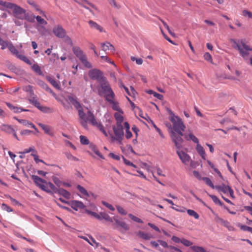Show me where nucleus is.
Returning <instances> with one entry per match:
<instances>
[{
	"instance_id": "c9c22d12",
	"label": "nucleus",
	"mask_w": 252,
	"mask_h": 252,
	"mask_svg": "<svg viewBox=\"0 0 252 252\" xmlns=\"http://www.w3.org/2000/svg\"><path fill=\"white\" fill-rule=\"evenodd\" d=\"M16 57L29 65L32 64V62L27 57L23 55L19 54Z\"/></svg>"
},
{
	"instance_id": "7ed1b4c3",
	"label": "nucleus",
	"mask_w": 252,
	"mask_h": 252,
	"mask_svg": "<svg viewBox=\"0 0 252 252\" xmlns=\"http://www.w3.org/2000/svg\"><path fill=\"white\" fill-rule=\"evenodd\" d=\"M111 220H107L111 222L114 228H117L121 231V228L123 229L125 231L129 229V226L124 221L122 220L120 218L117 216L111 217Z\"/></svg>"
},
{
	"instance_id": "c756f323",
	"label": "nucleus",
	"mask_w": 252,
	"mask_h": 252,
	"mask_svg": "<svg viewBox=\"0 0 252 252\" xmlns=\"http://www.w3.org/2000/svg\"><path fill=\"white\" fill-rule=\"evenodd\" d=\"M89 24L92 28L96 29L98 30L100 32H103V28L99 25H98L96 22L92 20H90L89 21Z\"/></svg>"
},
{
	"instance_id": "bf43d9fd",
	"label": "nucleus",
	"mask_w": 252,
	"mask_h": 252,
	"mask_svg": "<svg viewBox=\"0 0 252 252\" xmlns=\"http://www.w3.org/2000/svg\"><path fill=\"white\" fill-rule=\"evenodd\" d=\"M116 208H117L118 212L120 214H121V215H126L127 214L126 210L121 206H120L119 205H117V206H116Z\"/></svg>"
},
{
	"instance_id": "37998d69",
	"label": "nucleus",
	"mask_w": 252,
	"mask_h": 252,
	"mask_svg": "<svg viewBox=\"0 0 252 252\" xmlns=\"http://www.w3.org/2000/svg\"><path fill=\"white\" fill-rule=\"evenodd\" d=\"M80 140L82 145H88L90 144V141L87 137L84 135L80 136Z\"/></svg>"
},
{
	"instance_id": "a19ab883",
	"label": "nucleus",
	"mask_w": 252,
	"mask_h": 252,
	"mask_svg": "<svg viewBox=\"0 0 252 252\" xmlns=\"http://www.w3.org/2000/svg\"><path fill=\"white\" fill-rule=\"evenodd\" d=\"M188 214L190 216L193 217L195 219H198L199 218V215L194 210L191 209H187Z\"/></svg>"
},
{
	"instance_id": "a211bd4d",
	"label": "nucleus",
	"mask_w": 252,
	"mask_h": 252,
	"mask_svg": "<svg viewBox=\"0 0 252 252\" xmlns=\"http://www.w3.org/2000/svg\"><path fill=\"white\" fill-rule=\"evenodd\" d=\"M87 119L93 126H94L95 125H97V122L93 113L92 111L89 110L87 112Z\"/></svg>"
},
{
	"instance_id": "393cba45",
	"label": "nucleus",
	"mask_w": 252,
	"mask_h": 252,
	"mask_svg": "<svg viewBox=\"0 0 252 252\" xmlns=\"http://www.w3.org/2000/svg\"><path fill=\"white\" fill-rule=\"evenodd\" d=\"M58 194L62 195L66 199H69L70 197V193L67 190L63 188H59V190Z\"/></svg>"
},
{
	"instance_id": "c03bdc74",
	"label": "nucleus",
	"mask_w": 252,
	"mask_h": 252,
	"mask_svg": "<svg viewBox=\"0 0 252 252\" xmlns=\"http://www.w3.org/2000/svg\"><path fill=\"white\" fill-rule=\"evenodd\" d=\"M82 64L87 68H92V64L87 61V57H85V58L83 59L81 61H80Z\"/></svg>"
},
{
	"instance_id": "58836bf2",
	"label": "nucleus",
	"mask_w": 252,
	"mask_h": 252,
	"mask_svg": "<svg viewBox=\"0 0 252 252\" xmlns=\"http://www.w3.org/2000/svg\"><path fill=\"white\" fill-rule=\"evenodd\" d=\"M202 181H204L207 185L211 187L212 189H216V186H214L211 180L208 177H203Z\"/></svg>"
},
{
	"instance_id": "2f4dec72",
	"label": "nucleus",
	"mask_w": 252,
	"mask_h": 252,
	"mask_svg": "<svg viewBox=\"0 0 252 252\" xmlns=\"http://www.w3.org/2000/svg\"><path fill=\"white\" fill-rule=\"evenodd\" d=\"M147 94H153V95L158 98V99L160 100H162L163 98V96L161 94H159L155 91H154L153 90H147L146 91V92Z\"/></svg>"
},
{
	"instance_id": "5fc2aeb1",
	"label": "nucleus",
	"mask_w": 252,
	"mask_h": 252,
	"mask_svg": "<svg viewBox=\"0 0 252 252\" xmlns=\"http://www.w3.org/2000/svg\"><path fill=\"white\" fill-rule=\"evenodd\" d=\"M35 19H36L38 23L42 25H46L47 24V22L43 18L41 17L40 16H35Z\"/></svg>"
},
{
	"instance_id": "6e6d98bb",
	"label": "nucleus",
	"mask_w": 252,
	"mask_h": 252,
	"mask_svg": "<svg viewBox=\"0 0 252 252\" xmlns=\"http://www.w3.org/2000/svg\"><path fill=\"white\" fill-rule=\"evenodd\" d=\"M130 59L132 61H135L136 64L138 65H140L143 63V60L141 58H137L135 57L131 56Z\"/></svg>"
},
{
	"instance_id": "ea45409f",
	"label": "nucleus",
	"mask_w": 252,
	"mask_h": 252,
	"mask_svg": "<svg viewBox=\"0 0 252 252\" xmlns=\"http://www.w3.org/2000/svg\"><path fill=\"white\" fill-rule=\"evenodd\" d=\"M77 189L84 195L86 196L87 197L89 196V194L87 191V190L81 185H78L76 187Z\"/></svg>"
},
{
	"instance_id": "de8ad7c7",
	"label": "nucleus",
	"mask_w": 252,
	"mask_h": 252,
	"mask_svg": "<svg viewBox=\"0 0 252 252\" xmlns=\"http://www.w3.org/2000/svg\"><path fill=\"white\" fill-rule=\"evenodd\" d=\"M171 208L179 212H185L186 211V208L185 207L182 206H179L175 205V207L172 206Z\"/></svg>"
},
{
	"instance_id": "72a5a7b5",
	"label": "nucleus",
	"mask_w": 252,
	"mask_h": 252,
	"mask_svg": "<svg viewBox=\"0 0 252 252\" xmlns=\"http://www.w3.org/2000/svg\"><path fill=\"white\" fill-rule=\"evenodd\" d=\"M38 126L42 128V129L44 131V132L46 134L50 136H53V133L50 131V129L49 127L48 126L44 125L41 123H39Z\"/></svg>"
},
{
	"instance_id": "a878e982",
	"label": "nucleus",
	"mask_w": 252,
	"mask_h": 252,
	"mask_svg": "<svg viewBox=\"0 0 252 252\" xmlns=\"http://www.w3.org/2000/svg\"><path fill=\"white\" fill-rule=\"evenodd\" d=\"M32 156L33 158H34V161H35L36 163H38V162H42V163H44L45 164L47 165H49V166H57L58 167H59V168H60V167L59 166H58L56 164H47L46 163H45L43 160L42 159H40L39 158V157L38 155H37L36 154H34L33 153H32L31 155Z\"/></svg>"
},
{
	"instance_id": "680f3d73",
	"label": "nucleus",
	"mask_w": 252,
	"mask_h": 252,
	"mask_svg": "<svg viewBox=\"0 0 252 252\" xmlns=\"http://www.w3.org/2000/svg\"><path fill=\"white\" fill-rule=\"evenodd\" d=\"M102 204L104 205L105 207L109 209L110 210L114 211L115 210V208L110 204L105 201H102Z\"/></svg>"
},
{
	"instance_id": "864d4df0",
	"label": "nucleus",
	"mask_w": 252,
	"mask_h": 252,
	"mask_svg": "<svg viewBox=\"0 0 252 252\" xmlns=\"http://www.w3.org/2000/svg\"><path fill=\"white\" fill-rule=\"evenodd\" d=\"M4 196L6 198L10 199L11 201L15 205H21V204L18 201L12 197L10 195L5 194Z\"/></svg>"
},
{
	"instance_id": "6e6552de",
	"label": "nucleus",
	"mask_w": 252,
	"mask_h": 252,
	"mask_svg": "<svg viewBox=\"0 0 252 252\" xmlns=\"http://www.w3.org/2000/svg\"><path fill=\"white\" fill-rule=\"evenodd\" d=\"M170 121L173 124V130L177 131L178 130H185L186 126L182 121V120L179 117H170Z\"/></svg>"
},
{
	"instance_id": "a18cd8bd",
	"label": "nucleus",
	"mask_w": 252,
	"mask_h": 252,
	"mask_svg": "<svg viewBox=\"0 0 252 252\" xmlns=\"http://www.w3.org/2000/svg\"><path fill=\"white\" fill-rule=\"evenodd\" d=\"M52 180L55 185L59 188H60L61 186L62 185L63 182H62L56 176H53Z\"/></svg>"
},
{
	"instance_id": "13d9d810",
	"label": "nucleus",
	"mask_w": 252,
	"mask_h": 252,
	"mask_svg": "<svg viewBox=\"0 0 252 252\" xmlns=\"http://www.w3.org/2000/svg\"><path fill=\"white\" fill-rule=\"evenodd\" d=\"M1 208L3 210L6 211L7 212H11L13 211V209L9 207L7 204L2 203L1 205Z\"/></svg>"
},
{
	"instance_id": "5701e85b",
	"label": "nucleus",
	"mask_w": 252,
	"mask_h": 252,
	"mask_svg": "<svg viewBox=\"0 0 252 252\" xmlns=\"http://www.w3.org/2000/svg\"><path fill=\"white\" fill-rule=\"evenodd\" d=\"M196 150L198 154L201 156V157L204 160H206L205 152L203 147L199 144H198L196 145Z\"/></svg>"
},
{
	"instance_id": "2eb2a0df",
	"label": "nucleus",
	"mask_w": 252,
	"mask_h": 252,
	"mask_svg": "<svg viewBox=\"0 0 252 252\" xmlns=\"http://www.w3.org/2000/svg\"><path fill=\"white\" fill-rule=\"evenodd\" d=\"M72 51L74 55L81 61L83 59L86 57L83 51L79 47L75 46L72 48Z\"/></svg>"
},
{
	"instance_id": "412c9836",
	"label": "nucleus",
	"mask_w": 252,
	"mask_h": 252,
	"mask_svg": "<svg viewBox=\"0 0 252 252\" xmlns=\"http://www.w3.org/2000/svg\"><path fill=\"white\" fill-rule=\"evenodd\" d=\"M35 16L32 13H25L23 17V20L25 19L29 22L33 23L35 21Z\"/></svg>"
},
{
	"instance_id": "c85d7f7f",
	"label": "nucleus",
	"mask_w": 252,
	"mask_h": 252,
	"mask_svg": "<svg viewBox=\"0 0 252 252\" xmlns=\"http://www.w3.org/2000/svg\"><path fill=\"white\" fill-rule=\"evenodd\" d=\"M228 186H226L224 184H222L221 186H216V189H217L218 192H222L224 193H226L228 192Z\"/></svg>"
},
{
	"instance_id": "4c0bfd02",
	"label": "nucleus",
	"mask_w": 252,
	"mask_h": 252,
	"mask_svg": "<svg viewBox=\"0 0 252 252\" xmlns=\"http://www.w3.org/2000/svg\"><path fill=\"white\" fill-rule=\"evenodd\" d=\"M190 249L194 252H209L205 250L204 248L200 246H193L190 247Z\"/></svg>"
},
{
	"instance_id": "e2e57ef3",
	"label": "nucleus",
	"mask_w": 252,
	"mask_h": 252,
	"mask_svg": "<svg viewBox=\"0 0 252 252\" xmlns=\"http://www.w3.org/2000/svg\"><path fill=\"white\" fill-rule=\"evenodd\" d=\"M158 242L160 244L161 246L165 248H168L170 249V247L171 245H168V244L164 241L158 240Z\"/></svg>"
},
{
	"instance_id": "20e7f679",
	"label": "nucleus",
	"mask_w": 252,
	"mask_h": 252,
	"mask_svg": "<svg viewBox=\"0 0 252 252\" xmlns=\"http://www.w3.org/2000/svg\"><path fill=\"white\" fill-rule=\"evenodd\" d=\"M90 78L93 80H97L100 83L105 81L106 77L103 75V72L100 70L96 68H94L90 70L88 72Z\"/></svg>"
},
{
	"instance_id": "4468645a",
	"label": "nucleus",
	"mask_w": 252,
	"mask_h": 252,
	"mask_svg": "<svg viewBox=\"0 0 252 252\" xmlns=\"http://www.w3.org/2000/svg\"><path fill=\"white\" fill-rule=\"evenodd\" d=\"M177 154H178L183 163L184 164H187L190 161V160H191L190 157L188 154L183 151H177Z\"/></svg>"
},
{
	"instance_id": "49530a36",
	"label": "nucleus",
	"mask_w": 252,
	"mask_h": 252,
	"mask_svg": "<svg viewBox=\"0 0 252 252\" xmlns=\"http://www.w3.org/2000/svg\"><path fill=\"white\" fill-rule=\"evenodd\" d=\"M128 217H129V218H130L132 220L136 222H138V223H143V221L142 220H141L140 219L137 218V217L133 215L132 214H128Z\"/></svg>"
},
{
	"instance_id": "69168bd1",
	"label": "nucleus",
	"mask_w": 252,
	"mask_h": 252,
	"mask_svg": "<svg viewBox=\"0 0 252 252\" xmlns=\"http://www.w3.org/2000/svg\"><path fill=\"white\" fill-rule=\"evenodd\" d=\"M108 1H109L110 4L114 7L117 9H119L120 8V6L117 4L115 0H108Z\"/></svg>"
},
{
	"instance_id": "338daca9",
	"label": "nucleus",
	"mask_w": 252,
	"mask_h": 252,
	"mask_svg": "<svg viewBox=\"0 0 252 252\" xmlns=\"http://www.w3.org/2000/svg\"><path fill=\"white\" fill-rule=\"evenodd\" d=\"M194 176L199 180H202L203 177H201L199 172L197 171L194 170L193 171Z\"/></svg>"
},
{
	"instance_id": "0eeeda50",
	"label": "nucleus",
	"mask_w": 252,
	"mask_h": 252,
	"mask_svg": "<svg viewBox=\"0 0 252 252\" xmlns=\"http://www.w3.org/2000/svg\"><path fill=\"white\" fill-rule=\"evenodd\" d=\"M8 8L12 10L13 15L15 17L23 20V16L26 12L25 9L13 3H10Z\"/></svg>"
},
{
	"instance_id": "9d476101",
	"label": "nucleus",
	"mask_w": 252,
	"mask_h": 252,
	"mask_svg": "<svg viewBox=\"0 0 252 252\" xmlns=\"http://www.w3.org/2000/svg\"><path fill=\"white\" fill-rule=\"evenodd\" d=\"M169 133L171 139L175 144L176 147L177 149H180L182 147V144L184 142L182 137L176 134L173 130H171Z\"/></svg>"
},
{
	"instance_id": "79ce46f5",
	"label": "nucleus",
	"mask_w": 252,
	"mask_h": 252,
	"mask_svg": "<svg viewBox=\"0 0 252 252\" xmlns=\"http://www.w3.org/2000/svg\"><path fill=\"white\" fill-rule=\"evenodd\" d=\"M238 226H239L240 229L244 231H249L252 233V227H251L241 224H238Z\"/></svg>"
},
{
	"instance_id": "dca6fc26",
	"label": "nucleus",
	"mask_w": 252,
	"mask_h": 252,
	"mask_svg": "<svg viewBox=\"0 0 252 252\" xmlns=\"http://www.w3.org/2000/svg\"><path fill=\"white\" fill-rule=\"evenodd\" d=\"M106 101L110 104H112V108L113 110L117 111L121 114H124L123 111L122 110V109L120 108V107L119 106V103L118 102L114 101V99L106 98Z\"/></svg>"
},
{
	"instance_id": "b1692460",
	"label": "nucleus",
	"mask_w": 252,
	"mask_h": 252,
	"mask_svg": "<svg viewBox=\"0 0 252 252\" xmlns=\"http://www.w3.org/2000/svg\"><path fill=\"white\" fill-rule=\"evenodd\" d=\"M46 79L56 89L59 90H61L60 86L58 84V83L57 82V81L55 80V79L54 78H53L50 76H47Z\"/></svg>"
},
{
	"instance_id": "4be33fe9",
	"label": "nucleus",
	"mask_w": 252,
	"mask_h": 252,
	"mask_svg": "<svg viewBox=\"0 0 252 252\" xmlns=\"http://www.w3.org/2000/svg\"><path fill=\"white\" fill-rule=\"evenodd\" d=\"M40 86L47 92H49L51 94H52L54 96L56 95V94L53 92V91L48 86V85L43 81H41L39 83Z\"/></svg>"
},
{
	"instance_id": "9b49d317",
	"label": "nucleus",
	"mask_w": 252,
	"mask_h": 252,
	"mask_svg": "<svg viewBox=\"0 0 252 252\" xmlns=\"http://www.w3.org/2000/svg\"><path fill=\"white\" fill-rule=\"evenodd\" d=\"M53 33L58 38H63L66 34V31L61 25L55 26L53 29Z\"/></svg>"
},
{
	"instance_id": "39448f33",
	"label": "nucleus",
	"mask_w": 252,
	"mask_h": 252,
	"mask_svg": "<svg viewBox=\"0 0 252 252\" xmlns=\"http://www.w3.org/2000/svg\"><path fill=\"white\" fill-rule=\"evenodd\" d=\"M68 99L69 101L71 102V103L74 106V107L78 110V115L79 118L81 120L87 119L86 117V114L84 112L81 104L77 100V97L76 96H73L71 95H68L67 96Z\"/></svg>"
},
{
	"instance_id": "cd10ccee",
	"label": "nucleus",
	"mask_w": 252,
	"mask_h": 252,
	"mask_svg": "<svg viewBox=\"0 0 252 252\" xmlns=\"http://www.w3.org/2000/svg\"><path fill=\"white\" fill-rule=\"evenodd\" d=\"M2 131H5L8 133H12L14 132V129L10 125H3L1 127Z\"/></svg>"
},
{
	"instance_id": "ddd939ff",
	"label": "nucleus",
	"mask_w": 252,
	"mask_h": 252,
	"mask_svg": "<svg viewBox=\"0 0 252 252\" xmlns=\"http://www.w3.org/2000/svg\"><path fill=\"white\" fill-rule=\"evenodd\" d=\"M69 206L76 211L79 209H83L86 207V206L82 201L75 200L70 201Z\"/></svg>"
},
{
	"instance_id": "f3484780",
	"label": "nucleus",
	"mask_w": 252,
	"mask_h": 252,
	"mask_svg": "<svg viewBox=\"0 0 252 252\" xmlns=\"http://www.w3.org/2000/svg\"><path fill=\"white\" fill-rule=\"evenodd\" d=\"M101 47L102 50L105 52L110 51L111 52H114L115 51V48L114 46L109 42L107 41L105 43H102L101 44Z\"/></svg>"
},
{
	"instance_id": "423d86ee",
	"label": "nucleus",
	"mask_w": 252,
	"mask_h": 252,
	"mask_svg": "<svg viewBox=\"0 0 252 252\" xmlns=\"http://www.w3.org/2000/svg\"><path fill=\"white\" fill-rule=\"evenodd\" d=\"M112 128L116 136V138L112 136V139L116 140L120 144H122V140L124 138V128L122 125H116V126H113Z\"/></svg>"
},
{
	"instance_id": "bb28decb",
	"label": "nucleus",
	"mask_w": 252,
	"mask_h": 252,
	"mask_svg": "<svg viewBox=\"0 0 252 252\" xmlns=\"http://www.w3.org/2000/svg\"><path fill=\"white\" fill-rule=\"evenodd\" d=\"M137 235L139 237H140L145 240H149L151 238H152V236L151 234H148V233H145L143 231H139L138 232Z\"/></svg>"
},
{
	"instance_id": "f8f14e48",
	"label": "nucleus",
	"mask_w": 252,
	"mask_h": 252,
	"mask_svg": "<svg viewBox=\"0 0 252 252\" xmlns=\"http://www.w3.org/2000/svg\"><path fill=\"white\" fill-rule=\"evenodd\" d=\"M229 41L233 44L232 45V47L234 49H237L239 51L240 55L243 58H245L246 57L248 56L249 53L247 51H244L235 39L231 38L229 39Z\"/></svg>"
},
{
	"instance_id": "f704fd0d",
	"label": "nucleus",
	"mask_w": 252,
	"mask_h": 252,
	"mask_svg": "<svg viewBox=\"0 0 252 252\" xmlns=\"http://www.w3.org/2000/svg\"><path fill=\"white\" fill-rule=\"evenodd\" d=\"M208 195L212 198L213 202L217 205H219L220 206H222V205H224V203L221 202L218 197L217 196L215 195H211L208 194Z\"/></svg>"
},
{
	"instance_id": "0e129e2a",
	"label": "nucleus",
	"mask_w": 252,
	"mask_h": 252,
	"mask_svg": "<svg viewBox=\"0 0 252 252\" xmlns=\"http://www.w3.org/2000/svg\"><path fill=\"white\" fill-rule=\"evenodd\" d=\"M204 58L205 60L212 62V58L211 54L208 53L206 52L204 55Z\"/></svg>"
},
{
	"instance_id": "1a4fd4ad",
	"label": "nucleus",
	"mask_w": 252,
	"mask_h": 252,
	"mask_svg": "<svg viewBox=\"0 0 252 252\" xmlns=\"http://www.w3.org/2000/svg\"><path fill=\"white\" fill-rule=\"evenodd\" d=\"M85 212L89 215H90L95 218L99 220H101L103 219L105 220H111V217L108 214L105 212H100L99 214H97L96 212H93L88 209H86Z\"/></svg>"
},
{
	"instance_id": "09e8293b",
	"label": "nucleus",
	"mask_w": 252,
	"mask_h": 252,
	"mask_svg": "<svg viewBox=\"0 0 252 252\" xmlns=\"http://www.w3.org/2000/svg\"><path fill=\"white\" fill-rule=\"evenodd\" d=\"M65 156L67 158V159H70V160H74V161H79V159L73 156L70 153H69V152H66L65 153Z\"/></svg>"
},
{
	"instance_id": "8fccbe9b",
	"label": "nucleus",
	"mask_w": 252,
	"mask_h": 252,
	"mask_svg": "<svg viewBox=\"0 0 252 252\" xmlns=\"http://www.w3.org/2000/svg\"><path fill=\"white\" fill-rule=\"evenodd\" d=\"M219 220L221 221V222L223 224V225L225 227L228 228L229 230L231 229V228H232V227L230 226V223L229 221H228L227 220H224L223 219H222L221 218H219Z\"/></svg>"
},
{
	"instance_id": "aec40b11",
	"label": "nucleus",
	"mask_w": 252,
	"mask_h": 252,
	"mask_svg": "<svg viewBox=\"0 0 252 252\" xmlns=\"http://www.w3.org/2000/svg\"><path fill=\"white\" fill-rule=\"evenodd\" d=\"M89 148L96 155H97L101 159H104L105 158L104 156L99 152V150H98L96 146L93 143H90L89 145Z\"/></svg>"
},
{
	"instance_id": "3c124183",
	"label": "nucleus",
	"mask_w": 252,
	"mask_h": 252,
	"mask_svg": "<svg viewBox=\"0 0 252 252\" xmlns=\"http://www.w3.org/2000/svg\"><path fill=\"white\" fill-rule=\"evenodd\" d=\"M68 100H69L67 98V99L66 100L65 102L62 101V104L66 110H68L71 108V106L70 105V104L71 102L70 101L68 102Z\"/></svg>"
},
{
	"instance_id": "f03ea898",
	"label": "nucleus",
	"mask_w": 252,
	"mask_h": 252,
	"mask_svg": "<svg viewBox=\"0 0 252 252\" xmlns=\"http://www.w3.org/2000/svg\"><path fill=\"white\" fill-rule=\"evenodd\" d=\"M96 89L98 94L100 96H103L106 100V98H115V94L107 79L105 81L99 83V86L96 87Z\"/></svg>"
},
{
	"instance_id": "f257e3e1",
	"label": "nucleus",
	"mask_w": 252,
	"mask_h": 252,
	"mask_svg": "<svg viewBox=\"0 0 252 252\" xmlns=\"http://www.w3.org/2000/svg\"><path fill=\"white\" fill-rule=\"evenodd\" d=\"M31 177L36 186L42 190L51 195L58 193L59 188H57L52 183L47 182L37 175H32Z\"/></svg>"
},
{
	"instance_id": "473e14b6",
	"label": "nucleus",
	"mask_w": 252,
	"mask_h": 252,
	"mask_svg": "<svg viewBox=\"0 0 252 252\" xmlns=\"http://www.w3.org/2000/svg\"><path fill=\"white\" fill-rule=\"evenodd\" d=\"M114 118L117 121L116 125H122V123L124 121V117L120 113H115L114 114Z\"/></svg>"
},
{
	"instance_id": "774afa93",
	"label": "nucleus",
	"mask_w": 252,
	"mask_h": 252,
	"mask_svg": "<svg viewBox=\"0 0 252 252\" xmlns=\"http://www.w3.org/2000/svg\"><path fill=\"white\" fill-rule=\"evenodd\" d=\"M243 15L244 16H248L249 18H252V13L248 10H244L243 11Z\"/></svg>"
},
{
	"instance_id": "052dcab7",
	"label": "nucleus",
	"mask_w": 252,
	"mask_h": 252,
	"mask_svg": "<svg viewBox=\"0 0 252 252\" xmlns=\"http://www.w3.org/2000/svg\"><path fill=\"white\" fill-rule=\"evenodd\" d=\"M181 243L186 247L191 246L192 245L191 242L184 238L182 239Z\"/></svg>"
},
{
	"instance_id": "4d7b16f0",
	"label": "nucleus",
	"mask_w": 252,
	"mask_h": 252,
	"mask_svg": "<svg viewBox=\"0 0 252 252\" xmlns=\"http://www.w3.org/2000/svg\"><path fill=\"white\" fill-rule=\"evenodd\" d=\"M28 3L34 7L36 10H39L40 6L37 4L34 1L30 0L28 1Z\"/></svg>"
},
{
	"instance_id": "e433bc0d",
	"label": "nucleus",
	"mask_w": 252,
	"mask_h": 252,
	"mask_svg": "<svg viewBox=\"0 0 252 252\" xmlns=\"http://www.w3.org/2000/svg\"><path fill=\"white\" fill-rule=\"evenodd\" d=\"M32 69L38 74L43 76L44 74L40 69V67L38 65L37 63H34L32 66Z\"/></svg>"
},
{
	"instance_id": "603ef678",
	"label": "nucleus",
	"mask_w": 252,
	"mask_h": 252,
	"mask_svg": "<svg viewBox=\"0 0 252 252\" xmlns=\"http://www.w3.org/2000/svg\"><path fill=\"white\" fill-rule=\"evenodd\" d=\"M240 41L241 44H242V46H243V48L245 50H244V51H247L248 52V51H252V48H251L249 46L246 44L243 40H238V42Z\"/></svg>"
},
{
	"instance_id": "6ab92c4d",
	"label": "nucleus",
	"mask_w": 252,
	"mask_h": 252,
	"mask_svg": "<svg viewBox=\"0 0 252 252\" xmlns=\"http://www.w3.org/2000/svg\"><path fill=\"white\" fill-rule=\"evenodd\" d=\"M146 120L149 123H151L153 126H154V128H155L156 129V130H157V131L159 133V135L160 136V137L162 138H164V134H163L162 132L161 131V130H160V128H159L156 125V124H155V123L154 122V121L151 120V119L147 116V119H146Z\"/></svg>"
},
{
	"instance_id": "7c9ffc66",
	"label": "nucleus",
	"mask_w": 252,
	"mask_h": 252,
	"mask_svg": "<svg viewBox=\"0 0 252 252\" xmlns=\"http://www.w3.org/2000/svg\"><path fill=\"white\" fill-rule=\"evenodd\" d=\"M6 46L13 55H15L16 57L19 54V52L12 43L8 42V44L6 45Z\"/></svg>"
}]
</instances>
